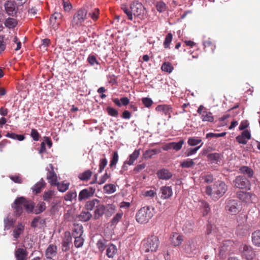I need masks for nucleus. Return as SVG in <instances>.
<instances>
[{"instance_id": "nucleus-36", "label": "nucleus", "mask_w": 260, "mask_h": 260, "mask_svg": "<svg viewBox=\"0 0 260 260\" xmlns=\"http://www.w3.org/2000/svg\"><path fill=\"white\" fill-rule=\"evenodd\" d=\"M77 194L75 190H71L68 191L64 196V199L66 201L72 202L77 198Z\"/></svg>"}, {"instance_id": "nucleus-9", "label": "nucleus", "mask_w": 260, "mask_h": 260, "mask_svg": "<svg viewBox=\"0 0 260 260\" xmlns=\"http://www.w3.org/2000/svg\"><path fill=\"white\" fill-rule=\"evenodd\" d=\"M241 256L246 260H252L255 253L252 247L247 245H242L240 247Z\"/></svg>"}, {"instance_id": "nucleus-2", "label": "nucleus", "mask_w": 260, "mask_h": 260, "mask_svg": "<svg viewBox=\"0 0 260 260\" xmlns=\"http://www.w3.org/2000/svg\"><path fill=\"white\" fill-rule=\"evenodd\" d=\"M12 207L15 210V214L19 216L24 208L27 212H32L34 210V206L31 201H27L24 198L20 197L16 199L12 205Z\"/></svg>"}, {"instance_id": "nucleus-11", "label": "nucleus", "mask_w": 260, "mask_h": 260, "mask_svg": "<svg viewBox=\"0 0 260 260\" xmlns=\"http://www.w3.org/2000/svg\"><path fill=\"white\" fill-rule=\"evenodd\" d=\"M197 112L201 116V119L203 122H212L214 121V117L212 113L207 110L206 108L200 105L198 109Z\"/></svg>"}, {"instance_id": "nucleus-59", "label": "nucleus", "mask_w": 260, "mask_h": 260, "mask_svg": "<svg viewBox=\"0 0 260 260\" xmlns=\"http://www.w3.org/2000/svg\"><path fill=\"white\" fill-rule=\"evenodd\" d=\"M225 132H223L221 133L215 134L213 133H209L206 134V138H218L224 137L226 135Z\"/></svg>"}, {"instance_id": "nucleus-45", "label": "nucleus", "mask_w": 260, "mask_h": 260, "mask_svg": "<svg viewBox=\"0 0 260 260\" xmlns=\"http://www.w3.org/2000/svg\"><path fill=\"white\" fill-rule=\"evenodd\" d=\"M121 9L124 12V13L127 15L128 19L129 20L132 21L133 20V12L132 11V10L131 9V8L129 9L126 6L122 5L121 6Z\"/></svg>"}, {"instance_id": "nucleus-47", "label": "nucleus", "mask_w": 260, "mask_h": 260, "mask_svg": "<svg viewBox=\"0 0 260 260\" xmlns=\"http://www.w3.org/2000/svg\"><path fill=\"white\" fill-rule=\"evenodd\" d=\"M55 185L57 186V189L59 191L63 192L68 189L70 184L69 183H64L57 182V184Z\"/></svg>"}, {"instance_id": "nucleus-16", "label": "nucleus", "mask_w": 260, "mask_h": 260, "mask_svg": "<svg viewBox=\"0 0 260 260\" xmlns=\"http://www.w3.org/2000/svg\"><path fill=\"white\" fill-rule=\"evenodd\" d=\"M57 253V247L53 244L48 245L45 252L47 259H53V257L55 256Z\"/></svg>"}, {"instance_id": "nucleus-53", "label": "nucleus", "mask_w": 260, "mask_h": 260, "mask_svg": "<svg viewBox=\"0 0 260 260\" xmlns=\"http://www.w3.org/2000/svg\"><path fill=\"white\" fill-rule=\"evenodd\" d=\"M118 160V154L117 151H115L113 153L112 158L110 161V167H115Z\"/></svg>"}, {"instance_id": "nucleus-33", "label": "nucleus", "mask_w": 260, "mask_h": 260, "mask_svg": "<svg viewBox=\"0 0 260 260\" xmlns=\"http://www.w3.org/2000/svg\"><path fill=\"white\" fill-rule=\"evenodd\" d=\"M16 220L11 217L7 216L4 219L5 230H9L11 227L13 226Z\"/></svg>"}, {"instance_id": "nucleus-44", "label": "nucleus", "mask_w": 260, "mask_h": 260, "mask_svg": "<svg viewBox=\"0 0 260 260\" xmlns=\"http://www.w3.org/2000/svg\"><path fill=\"white\" fill-rule=\"evenodd\" d=\"M71 243V237L69 235L67 238L62 241V246L63 251H67L70 248V244Z\"/></svg>"}, {"instance_id": "nucleus-27", "label": "nucleus", "mask_w": 260, "mask_h": 260, "mask_svg": "<svg viewBox=\"0 0 260 260\" xmlns=\"http://www.w3.org/2000/svg\"><path fill=\"white\" fill-rule=\"evenodd\" d=\"M232 245V242L230 240H224L219 247V253L222 255L223 253L228 251Z\"/></svg>"}, {"instance_id": "nucleus-10", "label": "nucleus", "mask_w": 260, "mask_h": 260, "mask_svg": "<svg viewBox=\"0 0 260 260\" xmlns=\"http://www.w3.org/2000/svg\"><path fill=\"white\" fill-rule=\"evenodd\" d=\"M133 15L141 19H143L145 14V8L142 4L138 2H134L131 6Z\"/></svg>"}, {"instance_id": "nucleus-25", "label": "nucleus", "mask_w": 260, "mask_h": 260, "mask_svg": "<svg viewBox=\"0 0 260 260\" xmlns=\"http://www.w3.org/2000/svg\"><path fill=\"white\" fill-rule=\"evenodd\" d=\"M46 183L43 179H41L38 182L36 183L31 188L32 191L35 194L40 193L42 189L45 187Z\"/></svg>"}, {"instance_id": "nucleus-50", "label": "nucleus", "mask_w": 260, "mask_h": 260, "mask_svg": "<svg viewBox=\"0 0 260 260\" xmlns=\"http://www.w3.org/2000/svg\"><path fill=\"white\" fill-rule=\"evenodd\" d=\"M200 148L201 146H199L193 148L188 149L184 153L185 156L188 157L195 154Z\"/></svg>"}, {"instance_id": "nucleus-49", "label": "nucleus", "mask_w": 260, "mask_h": 260, "mask_svg": "<svg viewBox=\"0 0 260 260\" xmlns=\"http://www.w3.org/2000/svg\"><path fill=\"white\" fill-rule=\"evenodd\" d=\"M106 212L109 215H112L116 211V207L113 204H109L105 206Z\"/></svg>"}, {"instance_id": "nucleus-20", "label": "nucleus", "mask_w": 260, "mask_h": 260, "mask_svg": "<svg viewBox=\"0 0 260 260\" xmlns=\"http://www.w3.org/2000/svg\"><path fill=\"white\" fill-rule=\"evenodd\" d=\"M156 175L159 179L166 180H169L172 176V173L166 169H162L158 170L156 173Z\"/></svg>"}, {"instance_id": "nucleus-26", "label": "nucleus", "mask_w": 260, "mask_h": 260, "mask_svg": "<svg viewBox=\"0 0 260 260\" xmlns=\"http://www.w3.org/2000/svg\"><path fill=\"white\" fill-rule=\"evenodd\" d=\"M16 260H26L27 253L25 249L19 248L15 251Z\"/></svg>"}, {"instance_id": "nucleus-38", "label": "nucleus", "mask_w": 260, "mask_h": 260, "mask_svg": "<svg viewBox=\"0 0 260 260\" xmlns=\"http://www.w3.org/2000/svg\"><path fill=\"white\" fill-rule=\"evenodd\" d=\"M4 24L7 27L14 28L17 25V21L14 18H9L5 20Z\"/></svg>"}, {"instance_id": "nucleus-57", "label": "nucleus", "mask_w": 260, "mask_h": 260, "mask_svg": "<svg viewBox=\"0 0 260 260\" xmlns=\"http://www.w3.org/2000/svg\"><path fill=\"white\" fill-rule=\"evenodd\" d=\"M172 38H173V36H172V34H171V33H169L166 36L165 41L164 42V46L165 48H167L169 47L170 44L172 42Z\"/></svg>"}, {"instance_id": "nucleus-48", "label": "nucleus", "mask_w": 260, "mask_h": 260, "mask_svg": "<svg viewBox=\"0 0 260 260\" xmlns=\"http://www.w3.org/2000/svg\"><path fill=\"white\" fill-rule=\"evenodd\" d=\"M161 70L163 71L171 73L173 70V67L172 64L169 62H164L161 66Z\"/></svg>"}, {"instance_id": "nucleus-62", "label": "nucleus", "mask_w": 260, "mask_h": 260, "mask_svg": "<svg viewBox=\"0 0 260 260\" xmlns=\"http://www.w3.org/2000/svg\"><path fill=\"white\" fill-rule=\"evenodd\" d=\"M123 215V213L122 212L117 213L112 218V223L113 224L117 223L120 219L122 218Z\"/></svg>"}, {"instance_id": "nucleus-43", "label": "nucleus", "mask_w": 260, "mask_h": 260, "mask_svg": "<svg viewBox=\"0 0 260 260\" xmlns=\"http://www.w3.org/2000/svg\"><path fill=\"white\" fill-rule=\"evenodd\" d=\"M92 174V172L88 170L80 174L79 175V178L81 180H87L90 178Z\"/></svg>"}, {"instance_id": "nucleus-63", "label": "nucleus", "mask_w": 260, "mask_h": 260, "mask_svg": "<svg viewBox=\"0 0 260 260\" xmlns=\"http://www.w3.org/2000/svg\"><path fill=\"white\" fill-rule=\"evenodd\" d=\"M202 178L204 180V182L207 183H211L214 180L213 175L210 174L204 175V176L202 177Z\"/></svg>"}, {"instance_id": "nucleus-5", "label": "nucleus", "mask_w": 260, "mask_h": 260, "mask_svg": "<svg viewBox=\"0 0 260 260\" xmlns=\"http://www.w3.org/2000/svg\"><path fill=\"white\" fill-rule=\"evenodd\" d=\"M153 215V211L150 207H144L138 211L136 215V219L140 223H146L148 222Z\"/></svg>"}, {"instance_id": "nucleus-18", "label": "nucleus", "mask_w": 260, "mask_h": 260, "mask_svg": "<svg viewBox=\"0 0 260 260\" xmlns=\"http://www.w3.org/2000/svg\"><path fill=\"white\" fill-rule=\"evenodd\" d=\"M197 249V242L195 240H188L184 245V249L187 253H192Z\"/></svg>"}, {"instance_id": "nucleus-21", "label": "nucleus", "mask_w": 260, "mask_h": 260, "mask_svg": "<svg viewBox=\"0 0 260 260\" xmlns=\"http://www.w3.org/2000/svg\"><path fill=\"white\" fill-rule=\"evenodd\" d=\"M161 192L160 198L162 199H168L173 194V191L171 187L164 186L160 188Z\"/></svg>"}, {"instance_id": "nucleus-8", "label": "nucleus", "mask_w": 260, "mask_h": 260, "mask_svg": "<svg viewBox=\"0 0 260 260\" xmlns=\"http://www.w3.org/2000/svg\"><path fill=\"white\" fill-rule=\"evenodd\" d=\"M241 209V205L237 200H230L227 202L225 210L228 213L235 215L238 213Z\"/></svg>"}, {"instance_id": "nucleus-51", "label": "nucleus", "mask_w": 260, "mask_h": 260, "mask_svg": "<svg viewBox=\"0 0 260 260\" xmlns=\"http://www.w3.org/2000/svg\"><path fill=\"white\" fill-rule=\"evenodd\" d=\"M54 196V192L52 190H48L45 192L43 195V200L46 202H49Z\"/></svg>"}, {"instance_id": "nucleus-56", "label": "nucleus", "mask_w": 260, "mask_h": 260, "mask_svg": "<svg viewBox=\"0 0 260 260\" xmlns=\"http://www.w3.org/2000/svg\"><path fill=\"white\" fill-rule=\"evenodd\" d=\"M193 224L190 222H186L183 226V230L184 232L189 233L193 229Z\"/></svg>"}, {"instance_id": "nucleus-7", "label": "nucleus", "mask_w": 260, "mask_h": 260, "mask_svg": "<svg viewBox=\"0 0 260 260\" xmlns=\"http://www.w3.org/2000/svg\"><path fill=\"white\" fill-rule=\"evenodd\" d=\"M247 216L246 215L240 214L237 218V227L236 233L240 236H244L248 230V226L246 224Z\"/></svg>"}, {"instance_id": "nucleus-37", "label": "nucleus", "mask_w": 260, "mask_h": 260, "mask_svg": "<svg viewBox=\"0 0 260 260\" xmlns=\"http://www.w3.org/2000/svg\"><path fill=\"white\" fill-rule=\"evenodd\" d=\"M46 209V204L44 202L39 203L34 208V213L36 214H40Z\"/></svg>"}, {"instance_id": "nucleus-60", "label": "nucleus", "mask_w": 260, "mask_h": 260, "mask_svg": "<svg viewBox=\"0 0 260 260\" xmlns=\"http://www.w3.org/2000/svg\"><path fill=\"white\" fill-rule=\"evenodd\" d=\"M156 7L157 11L159 12H164L166 10V4L162 2H158Z\"/></svg>"}, {"instance_id": "nucleus-19", "label": "nucleus", "mask_w": 260, "mask_h": 260, "mask_svg": "<svg viewBox=\"0 0 260 260\" xmlns=\"http://www.w3.org/2000/svg\"><path fill=\"white\" fill-rule=\"evenodd\" d=\"M61 17L62 15L59 13H55L54 14L51 15L50 18V22L51 27L53 29L55 30L58 28L60 23L57 21V20L58 19H61Z\"/></svg>"}, {"instance_id": "nucleus-35", "label": "nucleus", "mask_w": 260, "mask_h": 260, "mask_svg": "<svg viewBox=\"0 0 260 260\" xmlns=\"http://www.w3.org/2000/svg\"><path fill=\"white\" fill-rule=\"evenodd\" d=\"M207 157L212 163H217L220 160V154L218 153H210L207 155Z\"/></svg>"}, {"instance_id": "nucleus-61", "label": "nucleus", "mask_w": 260, "mask_h": 260, "mask_svg": "<svg viewBox=\"0 0 260 260\" xmlns=\"http://www.w3.org/2000/svg\"><path fill=\"white\" fill-rule=\"evenodd\" d=\"M87 60L91 66L99 64V62L97 61L95 56L93 55H89L87 58Z\"/></svg>"}, {"instance_id": "nucleus-30", "label": "nucleus", "mask_w": 260, "mask_h": 260, "mask_svg": "<svg viewBox=\"0 0 260 260\" xmlns=\"http://www.w3.org/2000/svg\"><path fill=\"white\" fill-rule=\"evenodd\" d=\"M188 144L190 146H195L199 144H201L200 146L201 147L203 145V142L200 138L193 137H190L188 139L187 141Z\"/></svg>"}, {"instance_id": "nucleus-4", "label": "nucleus", "mask_w": 260, "mask_h": 260, "mask_svg": "<svg viewBox=\"0 0 260 260\" xmlns=\"http://www.w3.org/2000/svg\"><path fill=\"white\" fill-rule=\"evenodd\" d=\"M87 10L85 8L79 9L73 16L71 21V26L75 29L83 26L87 18Z\"/></svg>"}, {"instance_id": "nucleus-6", "label": "nucleus", "mask_w": 260, "mask_h": 260, "mask_svg": "<svg viewBox=\"0 0 260 260\" xmlns=\"http://www.w3.org/2000/svg\"><path fill=\"white\" fill-rule=\"evenodd\" d=\"M159 244L158 238L156 236H151L143 241V249L145 252L156 251Z\"/></svg>"}, {"instance_id": "nucleus-55", "label": "nucleus", "mask_w": 260, "mask_h": 260, "mask_svg": "<svg viewBox=\"0 0 260 260\" xmlns=\"http://www.w3.org/2000/svg\"><path fill=\"white\" fill-rule=\"evenodd\" d=\"M107 111L108 114L111 116L117 117L118 116V111L112 107H108L107 108Z\"/></svg>"}, {"instance_id": "nucleus-46", "label": "nucleus", "mask_w": 260, "mask_h": 260, "mask_svg": "<svg viewBox=\"0 0 260 260\" xmlns=\"http://www.w3.org/2000/svg\"><path fill=\"white\" fill-rule=\"evenodd\" d=\"M194 165L193 160L191 159H187L182 161L180 164V166L184 168H188L191 167Z\"/></svg>"}, {"instance_id": "nucleus-22", "label": "nucleus", "mask_w": 260, "mask_h": 260, "mask_svg": "<svg viewBox=\"0 0 260 260\" xmlns=\"http://www.w3.org/2000/svg\"><path fill=\"white\" fill-rule=\"evenodd\" d=\"M24 231V225L21 223H19L13 231L12 235L15 240L20 238Z\"/></svg>"}, {"instance_id": "nucleus-1", "label": "nucleus", "mask_w": 260, "mask_h": 260, "mask_svg": "<svg viewBox=\"0 0 260 260\" xmlns=\"http://www.w3.org/2000/svg\"><path fill=\"white\" fill-rule=\"evenodd\" d=\"M228 189V186L224 182L218 180L213 184V187L207 186L205 189L206 193L212 199L217 200L222 197Z\"/></svg>"}, {"instance_id": "nucleus-31", "label": "nucleus", "mask_w": 260, "mask_h": 260, "mask_svg": "<svg viewBox=\"0 0 260 260\" xmlns=\"http://www.w3.org/2000/svg\"><path fill=\"white\" fill-rule=\"evenodd\" d=\"M252 242L255 246L260 247V230H256L252 233Z\"/></svg>"}, {"instance_id": "nucleus-12", "label": "nucleus", "mask_w": 260, "mask_h": 260, "mask_svg": "<svg viewBox=\"0 0 260 260\" xmlns=\"http://www.w3.org/2000/svg\"><path fill=\"white\" fill-rule=\"evenodd\" d=\"M235 187L240 189H250V183L244 176H238L234 181Z\"/></svg>"}, {"instance_id": "nucleus-64", "label": "nucleus", "mask_w": 260, "mask_h": 260, "mask_svg": "<svg viewBox=\"0 0 260 260\" xmlns=\"http://www.w3.org/2000/svg\"><path fill=\"white\" fill-rule=\"evenodd\" d=\"M142 101L143 104L145 105L146 107L149 108L152 104V101L150 98H144L142 99Z\"/></svg>"}, {"instance_id": "nucleus-14", "label": "nucleus", "mask_w": 260, "mask_h": 260, "mask_svg": "<svg viewBox=\"0 0 260 260\" xmlns=\"http://www.w3.org/2000/svg\"><path fill=\"white\" fill-rule=\"evenodd\" d=\"M95 189L89 187L81 190L79 193L78 200L80 202L85 200L92 197L95 193Z\"/></svg>"}, {"instance_id": "nucleus-34", "label": "nucleus", "mask_w": 260, "mask_h": 260, "mask_svg": "<svg viewBox=\"0 0 260 260\" xmlns=\"http://www.w3.org/2000/svg\"><path fill=\"white\" fill-rule=\"evenodd\" d=\"M140 149L135 150L133 153H132L129 156L127 163L129 165H132L134 164L135 160H136L140 155Z\"/></svg>"}, {"instance_id": "nucleus-32", "label": "nucleus", "mask_w": 260, "mask_h": 260, "mask_svg": "<svg viewBox=\"0 0 260 260\" xmlns=\"http://www.w3.org/2000/svg\"><path fill=\"white\" fill-rule=\"evenodd\" d=\"M83 233V226L80 224H74L73 229V236L75 237H81L82 236Z\"/></svg>"}, {"instance_id": "nucleus-52", "label": "nucleus", "mask_w": 260, "mask_h": 260, "mask_svg": "<svg viewBox=\"0 0 260 260\" xmlns=\"http://www.w3.org/2000/svg\"><path fill=\"white\" fill-rule=\"evenodd\" d=\"M74 241L75 246L77 248L81 247L83 246L84 239L81 237H75Z\"/></svg>"}, {"instance_id": "nucleus-39", "label": "nucleus", "mask_w": 260, "mask_h": 260, "mask_svg": "<svg viewBox=\"0 0 260 260\" xmlns=\"http://www.w3.org/2000/svg\"><path fill=\"white\" fill-rule=\"evenodd\" d=\"M92 214L87 210L86 211H82L79 216L80 220L82 221H87L90 219Z\"/></svg>"}, {"instance_id": "nucleus-58", "label": "nucleus", "mask_w": 260, "mask_h": 260, "mask_svg": "<svg viewBox=\"0 0 260 260\" xmlns=\"http://www.w3.org/2000/svg\"><path fill=\"white\" fill-rule=\"evenodd\" d=\"M108 161L106 158H102L100 160L99 173H101L107 166Z\"/></svg>"}, {"instance_id": "nucleus-29", "label": "nucleus", "mask_w": 260, "mask_h": 260, "mask_svg": "<svg viewBox=\"0 0 260 260\" xmlns=\"http://www.w3.org/2000/svg\"><path fill=\"white\" fill-rule=\"evenodd\" d=\"M198 205L203 213V215L204 216L207 215L210 210L209 204L204 201H200Z\"/></svg>"}, {"instance_id": "nucleus-40", "label": "nucleus", "mask_w": 260, "mask_h": 260, "mask_svg": "<svg viewBox=\"0 0 260 260\" xmlns=\"http://www.w3.org/2000/svg\"><path fill=\"white\" fill-rule=\"evenodd\" d=\"M116 186L112 184H107L104 186V191L108 194H111L116 191Z\"/></svg>"}, {"instance_id": "nucleus-24", "label": "nucleus", "mask_w": 260, "mask_h": 260, "mask_svg": "<svg viewBox=\"0 0 260 260\" xmlns=\"http://www.w3.org/2000/svg\"><path fill=\"white\" fill-rule=\"evenodd\" d=\"M5 8L6 13L9 15L13 16L16 13V9L15 4L11 1H8L5 4Z\"/></svg>"}, {"instance_id": "nucleus-42", "label": "nucleus", "mask_w": 260, "mask_h": 260, "mask_svg": "<svg viewBox=\"0 0 260 260\" xmlns=\"http://www.w3.org/2000/svg\"><path fill=\"white\" fill-rule=\"evenodd\" d=\"M240 171L242 173L247 175L249 177H251L253 174V170L247 166L241 167Z\"/></svg>"}, {"instance_id": "nucleus-15", "label": "nucleus", "mask_w": 260, "mask_h": 260, "mask_svg": "<svg viewBox=\"0 0 260 260\" xmlns=\"http://www.w3.org/2000/svg\"><path fill=\"white\" fill-rule=\"evenodd\" d=\"M251 139V134L249 131L246 129L243 131L241 135L236 137V141L239 143L243 145L247 144L248 141Z\"/></svg>"}, {"instance_id": "nucleus-41", "label": "nucleus", "mask_w": 260, "mask_h": 260, "mask_svg": "<svg viewBox=\"0 0 260 260\" xmlns=\"http://www.w3.org/2000/svg\"><path fill=\"white\" fill-rule=\"evenodd\" d=\"M160 151L158 149H150L146 150L143 154V156L145 158H149L151 157L153 155L158 153Z\"/></svg>"}, {"instance_id": "nucleus-54", "label": "nucleus", "mask_w": 260, "mask_h": 260, "mask_svg": "<svg viewBox=\"0 0 260 260\" xmlns=\"http://www.w3.org/2000/svg\"><path fill=\"white\" fill-rule=\"evenodd\" d=\"M184 143V142L182 140H180L179 142L177 143L174 142H172L173 149L176 151H179L181 149Z\"/></svg>"}, {"instance_id": "nucleus-3", "label": "nucleus", "mask_w": 260, "mask_h": 260, "mask_svg": "<svg viewBox=\"0 0 260 260\" xmlns=\"http://www.w3.org/2000/svg\"><path fill=\"white\" fill-rule=\"evenodd\" d=\"M85 208L88 211L94 210L93 217L95 219H99L104 214L106 209L105 206L96 199L88 201L86 203Z\"/></svg>"}, {"instance_id": "nucleus-13", "label": "nucleus", "mask_w": 260, "mask_h": 260, "mask_svg": "<svg viewBox=\"0 0 260 260\" xmlns=\"http://www.w3.org/2000/svg\"><path fill=\"white\" fill-rule=\"evenodd\" d=\"M237 196L241 201L246 203L252 202L255 198L254 194L251 192H244L242 191H238L237 192Z\"/></svg>"}, {"instance_id": "nucleus-17", "label": "nucleus", "mask_w": 260, "mask_h": 260, "mask_svg": "<svg viewBox=\"0 0 260 260\" xmlns=\"http://www.w3.org/2000/svg\"><path fill=\"white\" fill-rule=\"evenodd\" d=\"M171 244L174 246L180 245L183 241V237L177 233L171 234L170 238Z\"/></svg>"}, {"instance_id": "nucleus-28", "label": "nucleus", "mask_w": 260, "mask_h": 260, "mask_svg": "<svg viewBox=\"0 0 260 260\" xmlns=\"http://www.w3.org/2000/svg\"><path fill=\"white\" fill-rule=\"evenodd\" d=\"M117 252V247L113 244L109 245L106 249V255L109 258H113Z\"/></svg>"}, {"instance_id": "nucleus-23", "label": "nucleus", "mask_w": 260, "mask_h": 260, "mask_svg": "<svg viewBox=\"0 0 260 260\" xmlns=\"http://www.w3.org/2000/svg\"><path fill=\"white\" fill-rule=\"evenodd\" d=\"M156 110L159 112L164 114L166 115H169V117H171V112H172V107L170 105H160L157 106Z\"/></svg>"}]
</instances>
